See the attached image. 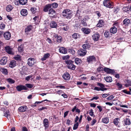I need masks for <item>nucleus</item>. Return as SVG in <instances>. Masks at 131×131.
<instances>
[{"mask_svg": "<svg viewBox=\"0 0 131 131\" xmlns=\"http://www.w3.org/2000/svg\"><path fill=\"white\" fill-rule=\"evenodd\" d=\"M63 16L65 18L69 19L72 17V15L71 11L69 9L64 10L62 12Z\"/></svg>", "mask_w": 131, "mask_h": 131, "instance_id": "f257e3e1", "label": "nucleus"}, {"mask_svg": "<svg viewBox=\"0 0 131 131\" xmlns=\"http://www.w3.org/2000/svg\"><path fill=\"white\" fill-rule=\"evenodd\" d=\"M66 64H67L68 68L72 70H74L75 68V66L73 64L74 62L71 60H67L64 61Z\"/></svg>", "mask_w": 131, "mask_h": 131, "instance_id": "f03ea898", "label": "nucleus"}, {"mask_svg": "<svg viewBox=\"0 0 131 131\" xmlns=\"http://www.w3.org/2000/svg\"><path fill=\"white\" fill-rule=\"evenodd\" d=\"M104 5L107 7L110 8H113V3L109 0H105L103 1Z\"/></svg>", "mask_w": 131, "mask_h": 131, "instance_id": "7ed1b4c3", "label": "nucleus"}, {"mask_svg": "<svg viewBox=\"0 0 131 131\" xmlns=\"http://www.w3.org/2000/svg\"><path fill=\"white\" fill-rule=\"evenodd\" d=\"M122 122L124 126H129L131 124L130 119L129 118H126L124 119L122 121Z\"/></svg>", "mask_w": 131, "mask_h": 131, "instance_id": "20e7f679", "label": "nucleus"}, {"mask_svg": "<svg viewBox=\"0 0 131 131\" xmlns=\"http://www.w3.org/2000/svg\"><path fill=\"white\" fill-rule=\"evenodd\" d=\"M96 59V58L94 56H90L87 58V61L89 63H92L93 62L95 61Z\"/></svg>", "mask_w": 131, "mask_h": 131, "instance_id": "39448f33", "label": "nucleus"}, {"mask_svg": "<svg viewBox=\"0 0 131 131\" xmlns=\"http://www.w3.org/2000/svg\"><path fill=\"white\" fill-rule=\"evenodd\" d=\"M86 50L84 49H81L78 52V54L80 56H83L85 55L86 53Z\"/></svg>", "mask_w": 131, "mask_h": 131, "instance_id": "423d86ee", "label": "nucleus"}, {"mask_svg": "<svg viewBox=\"0 0 131 131\" xmlns=\"http://www.w3.org/2000/svg\"><path fill=\"white\" fill-rule=\"evenodd\" d=\"M6 52L8 54H13V52L12 51V49L10 47L7 46L5 47Z\"/></svg>", "mask_w": 131, "mask_h": 131, "instance_id": "0eeeda50", "label": "nucleus"}, {"mask_svg": "<svg viewBox=\"0 0 131 131\" xmlns=\"http://www.w3.org/2000/svg\"><path fill=\"white\" fill-rule=\"evenodd\" d=\"M27 64L30 66H32L35 62V60L34 58H30L28 59Z\"/></svg>", "mask_w": 131, "mask_h": 131, "instance_id": "6e6552de", "label": "nucleus"}, {"mask_svg": "<svg viewBox=\"0 0 131 131\" xmlns=\"http://www.w3.org/2000/svg\"><path fill=\"white\" fill-rule=\"evenodd\" d=\"M4 36L6 40H9L11 37V34L9 31L6 32L4 33Z\"/></svg>", "mask_w": 131, "mask_h": 131, "instance_id": "1a4fd4ad", "label": "nucleus"}, {"mask_svg": "<svg viewBox=\"0 0 131 131\" xmlns=\"http://www.w3.org/2000/svg\"><path fill=\"white\" fill-rule=\"evenodd\" d=\"M103 70L105 72L108 74H113L115 72L114 70L110 69L107 68H104Z\"/></svg>", "mask_w": 131, "mask_h": 131, "instance_id": "9d476101", "label": "nucleus"}, {"mask_svg": "<svg viewBox=\"0 0 131 131\" xmlns=\"http://www.w3.org/2000/svg\"><path fill=\"white\" fill-rule=\"evenodd\" d=\"M100 37L99 34L96 32L92 36V38L94 41H96L98 40Z\"/></svg>", "mask_w": 131, "mask_h": 131, "instance_id": "9b49d317", "label": "nucleus"}, {"mask_svg": "<svg viewBox=\"0 0 131 131\" xmlns=\"http://www.w3.org/2000/svg\"><path fill=\"white\" fill-rule=\"evenodd\" d=\"M105 25V23L104 21L102 19L100 20L98 24L96 25L97 27H103Z\"/></svg>", "mask_w": 131, "mask_h": 131, "instance_id": "f8f14e48", "label": "nucleus"}, {"mask_svg": "<svg viewBox=\"0 0 131 131\" xmlns=\"http://www.w3.org/2000/svg\"><path fill=\"white\" fill-rule=\"evenodd\" d=\"M16 89L18 91H20L23 90H26V88L25 86L20 85L17 86Z\"/></svg>", "mask_w": 131, "mask_h": 131, "instance_id": "ddd939ff", "label": "nucleus"}, {"mask_svg": "<svg viewBox=\"0 0 131 131\" xmlns=\"http://www.w3.org/2000/svg\"><path fill=\"white\" fill-rule=\"evenodd\" d=\"M7 62V59L6 57H4L0 60V64L1 65H4L6 64Z\"/></svg>", "mask_w": 131, "mask_h": 131, "instance_id": "4468645a", "label": "nucleus"}, {"mask_svg": "<svg viewBox=\"0 0 131 131\" xmlns=\"http://www.w3.org/2000/svg\"><path fill=\"white\" fill-rule=\"evenodd\" d=\"M63 78L66 80H69L70 78V76L69 74L67 72L65 73L62 76Z\"/></svg>", "mask_w": 131, "mask_h": 131, "instance_id": "2eb2a0df", "label": "nucleus"}, {"mask_svg": "<svg viewBox=\"0 0 131 131\" xmlns=\"http://www.w3.org/2000/svg\"><path fill=\"white\" fill-rule=\"evenodd\" d=\"M27 109V107L26 106H22L19 108L18 110L19 112H24Z\"/></svg>", "mask_w": 131, "mask_h": 131, "instance_id": "dca6fc26", "label": "nucleus"}, {"mask_svg": "<svg viewBox=\"0 0 131 131\" xmlns=\"http://www.w3.org/2000/svg\"><path fill=\"white\" fill-rule=\"evenodd\" d=\"M59 51L60 53L63 54H66L67 52V49L63 47H60L59 49Z\"/></svg>", "mask_w": 131, "mask_h": 131, "instance_id": "f3484780", "label": "nucleus"}, {"mask_svg": "<svg viewBox=\"0 0 131 131\" xmlns=\"http://www.w3.org/2000/svg\"><path fill=\"white\" fill-rule=\"evenodd\" d=\"M81 30L86 34H88L90 32V29L87 28H83Z\"/></svg>", "mask_w": 131, "mask_h": 131, "instance_id": "a211bd4d", "label": "nucleus"}, {"mask_svg": "<svg viewBox=\"0 0 131 131\" xmlns=\"http://www.w3.org/2000/svg\"><path fill=\"white\" fill-rule=\"evenodd\" d=\"M33 26L32 25L28 26L26 28L25 32L27 34L33 29Z\"/></svg>", "mask_w": 131, "mask_h": 131, "instance_id": "6ab92c4d", "label": "nucleus"}, {"mask_svg": "<svg viewBox=\"0 0 131 131\" xmlns=\"http://www.w3.org/2000/svg\"><path fill=\"white\" fill-rule=\"evenodd\" d=\"M16 61L15 60H13L10 62L9 66L10 68H13L15 67L16 66Z\"/></svg>", "mask_w": 131, "mask_h": 131, "instance_id": "aec40b11", "label": "nucleus"}, {"mask_svg": "<svg viewBox=\"0 0 131 131\" xmlns=\"http://www.w3.org/2000/svg\"><path fill=\"white\" fill-rule=\"evenodd\" d=\"M51 5L50 4H49L46 5L44 7L43 10L45 12H47L49 8H51Z\"/></svg>", "mask_w": 131, "mask_h": 131, "instance_id": "412c9836", "label": "nucleus"}, {"mask_svg": "<svg viewBox=\"0 0 131 131\" xmlns=\"http://www.w3.org/2000/svg\"><path fill=\"white\" fill-rule=\"evenodd\" d=\"M26 68H24V67L22 68L21 70L20 71V73L22 75H27V71Z\"/></svg>", "mask_w": 131, "mask_h": 131, "instance_id": "4be33fe9", "label": "nucleus"}, {"mask_svg": "<svg viewBox=\"0 0 131 131\" xmlns=\"http://www.w3.org/2000/svg\"><path fill=\"white\" fill-rule=\"evenodd\" d=\"M44 126L45 128H48L49 127V122L48 119L45 118L43 121Z\"/></svg>", "mask_w": 131, "mask_h": 131, "instance_id": "5701e85b", "label": "nucleus"}, {"mask_svg": "<svg viewBox=\"0 0 131 131\" xmlns=\"http://www.w3.org/2000/svg\"><path fill=\"white\" fill-rule=\"evenodd\" d=\"M50 56V54L48 53L45 54L43 58L41 59V60L43 61L46 60Z\"/></svg>", "mask_w": 131, "mask_h": 131, "instance_id": "b1692460", "label": "nucleus"}, {"mask_svg": "<svg viewBox=\"0 0 131 131\" xmlns=\"http://www.w3.org/2000/svg\"><path fill=\"white\" fill-rule=\"evenodd\" d=\"M117 31V28L116 26H113L110 29V32L113 34L115 33Z\"/></svg>", "mask_w": 131, "mask_h": 131, "instance_id": "393cba45", "label": "nucleus"}, {"mask_svg": "<svg viewBox=\"0 0 131 131\" xmlns=\"http://www.w3.org/2000/svg\"><path fill=\"white\" fill-rule=\"evenodd\" d=\"M130 21L129 19L126 18L123 21V24L124 25H125V26H128V24L130 23Z\"/></svg>", "mask_w": 131, "mask_h": 131, "instance_id": "a878e982", "label": "nucleus"}, {"mask_svg": "<svg viewBox=\"0 0 131 131\" xmlns=\"http://www.w3.org/2000/svg\"><path fill=\"white\" fill-rule=\"evenodd\" d=\"M21 15L23 16H25L27 14V10L25 9H22L20 12Z\"/></svg>", "mask_w": 131, "mask_h": 131, "instance_id": "bb28decb", "label": "nucleus"}, {"mask_svg": "<svg viewBox=\"0 0 131 131\" xmlns=\"http://www.w3.org/2000/svg\"><path fill=\"white\" fill-rule=\"evenodd\" d=\"M102 122L104 123L107 124L109 123V120L107 117H106L102 119Z\"/></svg>", "mask_w": 131, "mask_h": 131, "instance_id": "cd10ccee", "label": "nucleus"}, {"mask_svg": "<svg viewBox=\"0 0 131 131\" xmlns=\"http://www.w3.org/2000/svg\"><path fill=\"white\" fill-rule=\"evenodd\" d=\"M50 26L52 28H56L57 26V25L55 21H52L50 24Z\"/></svg>", "mask_w": 131, "mask_h": 131, "instance_id": "c85d7f7f", "label": "nucleus"}, {"mask_svg": "<svg viewBox=\"0 0 131 131\" xmlns=\"http://www.w3.org/2000/svg\"><path fill=\"white\" fill-rule=\"evenodd\" d=\"M75 110V111L76 112L78 113H79L81 112L80 111L79 109L77 108L76 106H75L73 108H72V111L73 112H74Z\"/></svg>", "mask_w": 131, "mask_h": 131, "instance_id": "c756f323", "label": "nucleus"}, {"mask_svg": "<svg viewBox=\"0 0 131 131\" xmlns=\"http://www.w3.org/2000/svg\"><path fill=\"white\" fill-rule=\"evenodd\" d=\"M0 70L3 74H7L8 72L7 69L3 68H0Z\"/></svg>", "mask_w": 131, "mask_h": 131, "instance_id": "7c9ffc66", "label": "nucleus"}, {"mask_svg": "<svg viewBox=\"0 0 131 131\" xmlns=\"http://www.w3.org/2000/svg\"><path fill=\"white\" fill-rule=\"evenodd\" d=\"M56 13V12L55 10L52 8H50L49 10V14L52 15H55Z\"/></svg>", "mask_w": 131, "mask_h": 131, "instance_id": "2f4dec72", "label": "nucleus"}, {"mask_svg": "<svg viewBox=\"0 0 131 131\" xmlns=\"http://www.w3.org/2000/svg\"><path fill=\"white\" fill-rule=\"evenodd\" d=\"M119 119L118 118H115L113 122L114 124L116 126H117L118 125V124L119 123V122L118 121L119 120Z\"/></svg>", "mask_w": 131, "mask_h": 131, "instance_id": "473e14b6", "label": "nucleus"}, {"mask_svg": "<svg viewBox=\"0 0 131 131\" xmlns=\"http://www.w3.org/2000/svg\"><path fill=\"white\" fill-rule=\"evenodd\" d=\"M13 8V6L11 5H9L7 6L6 8V9L7 12H9L11 11Z\"/></svg>", "mask_w": 131, "mask_h": 131, "instance_id": "72a5a7b5", "label": "nucleus"}, {"mask_svg": "<svg viewBox=\"0 0 131 131\" xmlns=\"http://www.w3.org/2000/svg\"><path fill=\"white\" fill-rule=\"evenodd\" d=\"M86 17H85L81 21V23L84 26H87V24L86 23Z\"/></svg>", "mask_w": 131, "mask_h": 131, "instance_id": "f704fd0d", "label": "nucleus"}, {"mask_svg": "<svg viewBox=\"0 0 131 131\" xmlns=\"http://www.w3.org/2000/svg\"><path fill=\"white\" fill-rule=\"evenodd\" d=\"M93 89L94 90H96L98 91H100V90L104 91L106 90V88H100L96 86Z\"/></svg>", "mask_w": 131, "mask_h": 131, "instance_id": "c9c22d12", "label": "nucleus"}, {"mask_svg": "<svg viewBox=\"0 0 131 131\" xmlns=\"http://www.w3.org/2000/svg\"><path fill=\"white\" fill-rule=\"evenodd\" d=\"M84 49H86L90 47V45L88 43H86L83 44L82 46Z\"/></svg>", "mask_w": 131, "mask_h": 131, "instance_id": "e433bc0d", "label": "nucleus"}, {"mask_svg": "<svg viewBox=\"0 0 131 131\" xmlns=\"http://www.w3.org/2000/svg\"><path fill=\"white\" fill-rule=\"evenodd\" d=\"M105 81L107 82H110L112 81V78L110 77H107L105 79Z\"/></svg>", "mask_w": 131, "mask_h": 131, "instance_id": "4c0bfd02", "label": "nucleus"}, {"mask_svg": "<svg viewBox=\"0 0 131 131\" xmlns=\"http://www.w3.org/2000/svg\"><path fill=\"white\" fill-rule=\"evenodd\" d=\"M14 59L17 61H20L21 60V57L18 55H17L14 57Z\"/></svg>", "mask_w": 131, "mask_h": 131, "instance_id": "58836bf2", "label": "nucleus"}, {"mask_svg": "<svg viewBox=\"0 0 131 131\" xmlns=\"http://www.w3.org/2000/svg\"><path fill=\"white\" fill-rule=\"evenodd\" d=\"M19 3L22 5H25L27 2V0H19Z\"/></svg>", "mask_w": 131, "mask_h": 131, "instance_id": "ea45409f", "label": "nucleus"}, {"mask_svg": "<svg viewBox=\"0 0 131 131\" xmlns=\"http://www.w3.org/2000/svg\"><path fill=\"white\" fill-rule=\"evenodd\" d=\"M24 46L23 45H21L20 46L18 47V50L19 52H22L24 50L23 49Z\"/></svg>", "mask_w": 131, "mask_h": 131, "instance_id": "a19ab883", "label": "nucleus"}, {"mask_svg": "<svg viewBox=\"0 0 131 131\" xmlns=\"http://www.w3.org/2000/svg\"><path fill=\"white\" fill-rule=\"evenodd\" d=\"M51 5V8L52 7V8H55L58 6V4L56 3H54L52 4H50Z\"/></svg>", "mask_w": 131, "mask_h": 131, "instance_id": "79ce46f5", "label": "nucleus"}, {"mask_svg": "<svg viewBox=\"0 0 131 131\" xmlns=\"http://www.w3.org/2000/svg\"><path fill=\"white\" fill-rule=\"evenodd\" d=\"M81 60L79 58H76L75 59V62L76 64H80L81 63Z\"/></svg>", "mask_w": 131, "mask_h": 131, "instance_id": "37998d69", "label": "nucleus"}, {"mask_svg": "<svg viewBox=\"0 0 131 131\" xmlns=\"http://www.w3.org/2000/svg\"><path fill=\"white\" fill-rule=\"evenodd\" d=\"M72 37L75 39H77L79 37V35L77 33H75L73 34L72 35Z\"/></svg>", "mask_w": 131, "mask_h": 131, "instance_id": "c03bdc74", "label": "nucleus"}, {"mask_svg": "<svg viewBox=\"0 0 131 131\" xmlns=\"http://www.w3.org/2000/svg\"><path fill=\"white\" fill-rule=\"evenodd\" d=\"M7 81L8 82L11 84L14 83L15 82V81L14 80L10 78L8 79Z\"/></svg>", "mask_w": 131, "mask_h": 131, "instance_id": "a18cd8bd", "label": "nucleus"}, {"mask_svg": "<svg viewBox=\"0 0 131 131\" xmlns=\"http://www.w3.org/2000/svg\"><path fill=\"white\" fill-rule=\"evenodd\" d=\"M78 122H77L75 124H74V125L73 127V129L74 130L78 128Z\"/></svg>", "mask_w": 131, "mask_h": 131, "instance_id": "49530a36", "label": "nucleus"}, {"mask_svg": "<svg viewBox=\"0 0 131 131\" xmlns=\"http://www.w3.org/2000/svg\"><path fill=\"white\" fill-rule=\"evenodd\" d=\"M5 116L8 118V116H10V113L8 110L6 111L5 113H4Z\"/></svg>", "mask_w": 131, "mask_h": 131, "instance_id": "de8ad7c7", "label": "nucleus"}, {"mask_svg": "<svg viewBox=\"0 0 131 131\" xmlns=\"http://www.w3.org/2000/svg\"><path fill=\"white\" fill-rule=\"evenodd\" d=\"M37 9L34 7H32L30 9L31 11L34 13H36Z\"/></svg>", "mask_w": 131, "mask_h": 131, "instance_id": "09e8293b", "label": "nucleus"}, {"mask_svg": "<svg viewBox=\"0 0 131 131\" xmlns=\"http://www.w3.org/2000/svg\"><path fill=\"white\" fill-rule=\"evenodd\" d=\"M97 85L101 87L100 88H104V85L103 84L99 82H97Z\"/></svg>", "mask_w": 131, "mask_h": 131, "instance_id": "8fccbe9b", "label": "nucleus"}, {"mask_svg": "<svg viewBox=\"0 0 131 131\" xmlns=\"http://www.w3.org/2000/svg\"><path fill=\"white\" fill-rule=\"evenodd\" d=\"M110 32L108 31H106L104 33V35L106 37H108L110 36Z\"/></svg>", "mask_w": 131, "mask_h": 131, "instance_id": "3c124183", "label": "nucleus"}, {"mask_svg": "<svg viewBox=\"0 0 131 131\" xmlns=\"http://www.w3.org/2000/svg\"><path fill=\"white\" fill-rule=\"evenodd\" d=\"M25 85L26 86L29 88H31L33 87V85L30 84H26Z\"/></svg>", "mask_w": 131, "mask_h": 131, "instance_id": "603ef678", "label": "nucleus"}, {"mask_svg": "<svg viewBox=\"0 0 131 131\" xmlns=\"http://www.w3.org/2000/svg\"><path fill=\"white\" fill-rule=\"evenodd\" d=\"M114 97V96L113 95H111L107 98V99L108 100L110 101L113 99Z\"/></svg>", "mask_w": 131, "mask_h": 131, "instance_id": "864d4df0", "label": "nucleus"}, {"mask_svg": "<svg viewBox=\"0 0 131 131\" xmlns=\"http://www.w3.org/2000/svg\"><path fill=\"white\" fill-rule=\"evenodd\" d=\"M57 41L58 42H60L61 41L62 38L61 36H58L57 38Z\"/></svg>", "mask_w": 131, "mask_h": 131, "instance_id": "5fc2aeb1", "label": "nucleus"}, {"mask_svg": "<svg viewBox=\"0 0 131 131\" xmlns=\"http://www.w3.org/2000/svg\"><path fill=\"white\" fill-rule=\"evenodd\" d=\"M46 40L49 43H52L53 41H52L51 39L49 38H47Z\"/></svg>", "mask_w": 131, "mask_h": 131, "instance_id": "6e6d98bb", "label": "nucleus"}, {"mask_svg": "<svg viewBox=\"0 0 131 131\" xmlns=\"http://www.w3.org/2000/svg\"><path fill=\"white\" fill-rule=\"evenodd\" d=\"M32 77V75H29L28 76H27L26 78H25V80H27V81H29L30 79V78Z\"/></svg>", "mask_w": 131, "mask_h": 131, "instance_id": "4d7b16f0", "label": "nucleus"}, {"mask_svg": "<svg viewBox=\"0 0 131 131\" xmlns=\"http://www.w3.org/2000/svg\"><path fill=\"white\" fill-rule=\"evenodd\" d=\"M90 115L91 116H94V115L93 114V112L92 110L91 109L90 110L89 113Z\"/></svg>", "mask_w": 131, "mask_h": 131, "instance_id": "13d9d810", "label": "nucleus"}, {"mask_svg": "<svg viewBox=\"0 0 131 131\" xmlns=\"http://www.w3.org/2000/svg\"><path fill=\"white\" fill-rule=\"evenodd\" d=\"M69 56H64L63 58V60H67L69 59Z\"/></svg>", "mask_w": 131, "mask_h": 131, "instance_id": "bf43d9fd", "label": "nucleus"}, {"mask_svg": "<svg viewBox=\"0 0 131 131\" xmlns=\"http://www.w3.org/2000/svg\"><path fill=\"white\" fill-rule=\"evenodd\" d=\"M103 70V68L101 67H99L97 69V71L98 72H100L101 71H102Z\"/></svg>", "mask_w": 131, "mask_h": 131, "instance_id": "052dcab7", "label": "nucleus"}, {"mask_svg": "<svg viewBox=\"0 0 131 131\" xmlns=\"http://www.w3.org/2000/svg\"><path fill=\"white\" fill-rule=\"evenodd\" d=\"M119 24L117 22H115L113 24V26H115L117 28L119 26Z\"/></svg>", "mask_w": 131, "mask_h": 131, "instance_id": "680f3d73", "label": "nucleus"}, {"mask_svg": "<svg viewBox=\"0 0 131 131\" xmlns=\"http://www.w3.org/2000/svg\"><path fill=\"white\" fill-rule=\"evenodd\" d=\"M110 95V94L108 93V94H104L102 95V97L103 98H105L107 97L108 96Z\"/></svg>", "mask_w": 131, "mask_h": 131, "instance_id": "e2e57ef3", "label": "nucleus"}, {"mask_svg": "<svg viewBox=\"0 0 131 131\" xmlns=\"http://www.w3.org/2000/svg\"><path fill=\"white\" fill-rule=\"evenodd\" d=\"M5 25L4 24H1L0 25V28L2 29H3L5 28Z\"/></svg>", "mask_w": 131, "mask_h": 131, "instance_id": "0e129e2a", "label": "nucleus"}, {"mask_svg": "<svg viewBox=\"0 0 131 131\" xmlns=\"http://www.w3.org/2000/svg\"><path fill=\"white\" fill-rule=\"evenodd\" d=\"M96 120L95 119H93L91 122V125L92 126L94 125L96 123Z\"/></svg>", "mask_w": 131, "mask_h": 131, "instance_id": "69168bd1", "label": "nucleus"}, {"mask_svg": "<svg viewBox=\"0 0 131 131\" xmlns=\"http://www.w3.org/2000/svg\"><path fill=\"white\" fill-rule=\"evenodd\" d=\"M116 85L118 86V88H120V89H121V88H122V85L120 84L119 83H117V84H116Z\"/></svg>", "mask_w": 131, "mask_h": 131, "instance_id": "338daca9", "label": "nucleus"}, {"mask_svg": "<svg viewBox=\"0 0 131 131\" xmlns=\"http://www.w3.org/2000/svg\"><path fill=\"white\" fill-rule=\"evenodd\" d=\"M64 30L66 31L68 30V27L66 25H65L63 28Z\"/></svg>", "mask_w": 131, "mask_h": 131, "instance_id": "774afa93", "label": "nucleus"}]
</instances>
